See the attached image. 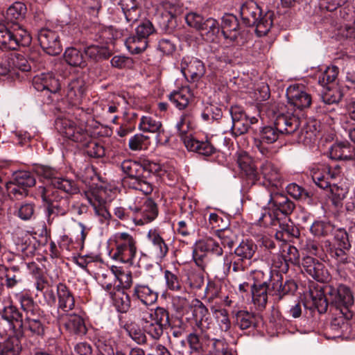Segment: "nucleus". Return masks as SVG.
<instances>
[{
    "label": "nucleus",
    "mask_w": 355,
    "mask_h": 355,
    "mask_svg": "<svg viewBox=\"0 0 355 355\" xmlns=\"http://www.w3.org/2000/svg\"><path fill=\"white\" fill-rule=\"evenodd\" d=\"M26 6L21 2H15L6 11V18L9 22L0 24V49L2 50H17L27 47L31 44L30 33L19 25V21L24 19Z\"/></svg>",
    "instance_id": "nucleus-1"
},
{
    "label": "nucleus",
    "mask_w": 355,
    "mask_h": 355,
    "mask_svg": "<svg viewBox=\"0 0 355 355\" xmlns=\"http://www.w3.org/2000/svg\"><path fill=\"white\" fill-rule=\"evenodd\" d=\"M18 300L25 315L23 336L24 331H27L31 336L44 338L49 324L44 311L40 307L32 297L27 294L20 295Z\"/></svg>",
    "instance_id": "nucleus-2"
},
{
    "label": "nucleus",
    "mask_w": 355,
    "mask_h": 355,
    "mask_svg": "<svg viewBox=\"0 0 355 355\" xmlns=\"http://www.w3.org/2000/svg\"><path fill=\"white\" fill-rule=\"evenodd\" d=\"M240 15L245 26L255 27L258 37L266 35L273 24V11L268 10L263 14L261 8L254 0H246L241 4Z\"/></svg>",
    "instance_id": "nucleus-3"
},
{
    "label": "nucleus",
    "mask_w": 355,
    "mask_h": 355,
    "mask_svg": "<svg viewBox=\"0 0 355 355\" xmlns=\"http://www.w3.org/2000/svg\"><path fill=\"white\" fill-rule=\"evenodd\" d=\"M300 118L292 114H279L273 125L263 127L259 133L260 143L271 144L275 143L280 135H291L300 127Z\"/></svg>",
    "instance_id": "nucleus-4"
},
{
    "label": "nucleus",
    "mask_w": 355,
    "mask_h": 355,
    "mask_svg": "<svg viewBox=\"0 0 355 355\" xmlns=\"http://www.w3.org/2000/svg\"><path fill=\"white\" fill-rule=\"evenodd\" d=\"M257 250V245L252 240L245 239L239 244L234 250V258L230 259L232 255L226 254L224 258V265L229 272L231 268L234 272L245 271L252 264V259Z\"/></svg>",
    "instance_id": "nucleus-5"
},
{
    "label": "nucleus",
    "mask_w": 355,
    "mask_h": 355,
    "mask_svg": "<svg viewBox=\"0 0 355 355\" xmlns=\"http://www.w3.org/2000/svg\"><path fill=\"white\" fill-rule=\"evenodd\" d=\"M325 292L329 301L331 311L340 310V313L345 315L347 318H352L354 312L352 308L354 306V296L350 288L344 285L337 286H326Z\"/></svg>",
    "instance_id": "nucleus-6"
},
{
    "label": "nucleus",
    "mask_w": 355,
    "mask_h": 355,
    "mask_svg": "<svg viewBox=\"0 0 355 355\" xmlns=\"http://www.w3.org/2000/svg\"><path fill=\"white\" fill-rule=\"evenodd\" d=\"M37 195L46 204L47 223L51 225L55 216H64L69 211V200L60 197L58 192L51 187H39Z\"/></svg>",
    "instance_id": "nucleus-7"
},
{
    "label": "nucleus",
    "mask_w": 355,
    "mask_h": 355,
    "mask_svg": "<svg viewBox=\"0 0 355 355\" xmlns=\"http://www.w3.org/2000/svg\"><path fill=\"white\" fill-rule=\"evenodd\" d=\"M141 160L126 159L121 162V169L130 179V186L145 195H149L153 191V185L148 181V177L142 174Z\"/></svg>",
    "instance_id": "nucleus-8"
},
{
    "label": "nucleus",
    "mask_w": 355,
    "mask_h": 355,
    "mask_svg": "<svg viewBox=\"0 0 355 355\" xmlns=\"http://www.w3.org/2000/svg\"><path fill=\"white\" fill-rule=\"evenodd\" d=\"M111 18L116 22L124 19L128 23L133 24L140 17V8L137 0H113L112 6L108 8Z\"/></svg>",
    "instance_id": "nucleus-9"
},
{
    "label": "nucleus",
    "mask_w": 355,
    "mask_h": 355,
    "mask_svg": "<svg viewBox=\"0 0 355 355\" xmlns=\"http://www.w3.org/2000/svg\"><path fill=\"white\" fill-rule=\"evenodd\" d=\"M115 251L112 258L121 263L132 264L137 253L136 241L127 232H119L114 235Z\"/></svg>",
    "instance_id": "nucleus-10"
},
{
    "label": "nucleus",
    "mask_w": 355,
    "mask_h": 355,
    "mask_svg": "<svg viewBox=\"0 0 355 355\" xmlns=\"http://www.w3.org/2000/svg\"><path fill=\"white\" fill-rule=\"evenodd\" d=\"M132 213V220L137 225H143L154 220L158 215V208L155 202L150 198L135 201L128 206Z\"/></svg>",
    "instance_id": "nucleus-11"
},
{
    "label": "nucleus",
    "mask_w": 355,
    "mask_h": 355,
    "mask_svg": "<svg viewBox=\"0 0 355 355\" xmlns=\"http://www.w3.org/2000/svg\"><path fill=\"white\" fill-rule=\"evenodd\" d=\"M266 276L269 284V294L275 297L277 302L281 301L290 294H293L297 288L293 280L284 282L282 274L275 270H269Z\"/></svg>",
    "instance_id": "nucleus-12"
},
{
    "label": "nucleus",
    "mask_w": 355,
    "mask_h": 355,
    "mask_svg": "<svg viewBox=\"0 0 355 355\" xmlns=\"http://www.w3.org/2000/svg\"><path fill=\"white\" fill-rule=\"evenodd\" d=\"M0 317L8 324L10 329L13 333L12 338L23 337V314L12 301L5 302L0 308Z\"/></svg>",
    "instance_id": "nucleus-13"
},
{
    "label": "nucleus",
    "mask_w": 355,
    "mask_h": 355,
    "mask_svg": "<svg viewBox=\"0 0 355 355\" xmlns=\"http://www.w3.org/2000/svg\"><path fill=\"white\" fill-rule=\"evenodd\" d=\"M254 283L250 286L253 303L259 309L266 307L269 294V284L266 274L262 270L254 272Z\"/></svg>",
    "instance_id": "nucleus-14"
},
{
    "label": "nucleus",
    "mask_w": 355,
    "mask_h": 355,
    "mask_svg": "<svg viewBox=\"0 0 355 355\" xmlns=\"http://www.w3.org/2000/svg\"><path fill=\"white\" fill-rule=\"evenodd\" d=\"M56 126L65 137L81 146H85L90 139V135L86 129L78 126L74 121L68 119H58Z\"/></svg>",
    "instance_id": "nucleus-15"
},
{
    "label": "nucleus",
    "mask_w": 355,
    "mask_h": 355,
    "mask_svg": "<svg viewBox=\"0 0 355 355\" xmlns=\"http://www.w3.org/2000/svg\"><path fill=\"white\" fill-rule=\"evenodd\" d=\"M152 313V323L146 327L147 334L154 340H159L164 329L171 326L169 312L168 309L158 306Z\"/></svg>",
    "instance_id": "nucleus-16"
},
{
    "label": "nucleus",
    "mask_w": 355,
    "mask_h": 355,
    "mask_svg": "<svg viewBox=\"0 0 355 355\" xmlns=\"http://www.w3.org/2000/svg\"><path fill=\"white\" fill-rule=\"evenodd\" d=\"M161 6L168 14L162 16L160 27L166 33H171L177 25L176 17L182 12V5L177 0H163Z\"/></svg>",
    "instance_id": "nucleus-17"
},
{
    "label": "nucleus",
    "mask_w": 355,
    "mask_h": 355,
    "mask_svg": "<svg viewBox=\"0 0 355 355\" xmlns=\"http://www.w3.org/2000/svg\"><path fill=\"white\" fill-rule=\"evenodd\" d=\"M38 41L43 50L51 55H57L62 51L60 37L54 31L42 28L37 34Z\"/></svg>",
    "instance_id": "nucleus-18"
},
{
    "label": "nucleus",
    "mask_w": 355,
    "mask_h": 355,
    "mask_svg": "<svg viewBox=\"0 0 355 355\" xmlns=\"http://www.w3.org/2000/svg\"><path fill=\"white\" fill-rule=\"evenodd\" d=\"M181 71L187 78H190L191 82L198 81L205 73L204 63L194 57H184L180 64Z\"/></svg>",
    "instance_id": "nucleus-19"
},
{
    "label": "nucleus",
    "mask_w": 355,
    "mask_h": 355,
    "mask_svg": "<svg viewBox=\"0 0 355 355\" xmlns=\"http://www.w3.org/2000/svg\"><path fill=\"white\" fill-rule=\"evenodd\" d=\"M268 207L272 211L287 216L293 211L295 205L286 194L275 192L270 194Z\"/></svg>",
    "instance_id": "nucleus-20"
},
{
    "label": "nucleus",
    "mask_w": 355,
    "mask_h": 355,
    "mask_svg": "<svg viewBox=\"0 0 355 355\" xmlns=\"http://www.w3.org/2000/svg\"><path fill=\"white\" fill-rule=\"evenodd\" d=\"M304 270L313 279L324 282L329 279V274L324 265L312 257H306L302 261Z\"/></svg>",
    "instance_id": "nucleus-21"
},
{
    "label": "nucleus",
    "mask_w": 355,
    "mask_h": 355,
    "mask_svg": "<svg viewBox=\"0 0 355 355\" xmlns=\"http://www.w3.org/2000/svg\"><path fill=\"white\" fill-rule=\"evenodd\" d=\"M187 149L191 152H194L199 155L205 157H211L217 151L216 148L209 140H198L193 137H186L183 139Z\"/></svg>",
    "instance_id": "nucleus-22"
},
{
    "label": "nucleus",
    "mask_w": 355,
    "mask_h": 355,
    "mask_svg": "<svg viewBox=\"0 0 355 355\" xmlns=\"http://www.w3.org/2000/svg\"><path fill=\"white\" fill-rule=\"evenodd\" d=\"M237 164L250 183L254 184L259 180L260 174L257 170L252 158L248 153L245 152L239 153Z\"/></svg>",
    "instance_id": "nucleus-23"
},
{
    "label": "nucleus",
    "mask_w": 355,
    "mask_h": 355,
    "mask_svg": "<svg viewBox=\"0 0 355 355\" xmlns=\"http://www.w3.org/2000/svg\"><path fill=\"white\" fill-rule=\"evenodd\" d=\"M237 164L250 183L254 184L259 180L260 174L257 170L252 158L248 153L245 152L239 153Z\"/></svg>",
    "instance_id": "nucleus-24"
},
{
    "label": "nucleus",
    "mask_w": 355,
    "mask_h": 355,
    "mask_svg": "<svg viewBox=\"0 0 355 355\" xmlns=\"http://www.w3.org/2000/svg\"><path fill=\"white\" fill-rule=\"evenodd\" d=\"M286 96L288 103L300 110L309 107L312 102L311 95L300 89L299 87H289Z\"/></svg>",
    "instance_id": "nucleus-25"
},
{
    "label": "nucleus",
    "mask_w": 355,
    "mask_h": 355,
    "mask_svg": "<svg viewBox=\"0 0 355 355\" xmlns=\"http://www.w3.org/2000/svg\"><path fill=\"white\" fill-rule=\"evenodd\" d=\"M33 87L38 92L46 94H56L60 89L59 80L51 74H42L35 76L33 80Z\"/></svg>",
    "instance_id": "nucleus-26"
},
{
    "label": "nucleus",
    "mask_w": 355,
    "mask_h": 355,
    "mask_svg": "<svg viewBox=\"0 0 355 355\" xmlns=\"http://www.w3.org/2000/svg\"><path fill=\"white\" fill-rule=\"evenodd\" d=\"M232 315L234 325L241 330L254 329L257 326V316L253 312L247 310H233Z\"/></svg>",
    "instance_id": "nucleus-27"
},
{
    "label": "nucleus",
    "mask_w": 355,
    "mask_h": 355,
    "mask_svg": "<svg viewBox=\"0 0 355 355\" xmlns=\"http://www.w3.org/2000/svg\"><path fill=\"white\" fill-rule=\"evenodd\" d=\"M56 293L58 300V307L64 312H69L75 308V299L72 292L63 283L56 285Z\"/></svg>",
    "instance_id": "nucleus-28"
},
{
    "label": "nucleus",
    "mask_w": 355,
    "mask_h": 355,
    "mask_svg": "<svg viewBox=\"0 0 355 355\" xmlns=\"http://www.w3.org/2000/svg\"><path fill=\"white\" fill-rule=\"evenodd\" d=\"M322 250L329 255L338 265L349 262V252L351 248L334 245L328 240L325 241L321 247Z\"/></svg>",
    "instance_id": "nucleus-29"
},
{
    "label": "nucleus",
    "mask_w": 355,
    "mask_h": 355,
    "mask_svg": "<svg viewBox=\"0 0 355 355\" xmlns=\"http://www.w3.org/2000/svg\"><path fill=\"white\" fill-rule=\"evenodd\" d=\"M148 239L150 242V251L157 259H163L168 252V245L156 230H150L148 233Z\"/></svg>",
    "instance_id": "nucleus-30"
},
{
    "label": "nucleus",
    "mask_w": 355,
    "mask_h": 355,
    "mask_svg": "<svg viewBox=\"0 0 355 355\" xmlns=\"http://www.w3.org/2000/svg\"><path fill=\"white\" fill-rule=\"evenodd\" d=\"M132 296L148 306L157 301L158 295L147 285L136 284L133 288Z\"/></svg>",
    "instance_id": "nucleus-31"
},
{
    "label": "nucleus",
    "mask_w": 355,
    "mask_h": 355,
    "mask_svg": "<svg viewBox=\"0 0 355 355\" xmlns=\"http://www.w3.org/2000/svg\"><path fill=\"white\" fill-rule=\"evenodd\" d=\"M85 92V85L82 79L73 80L69 85L67 97L72 105H78L81 103Z\"/></svg>",
    "instance_id": "nucleus-32"
},
{
    "label": "nucleus",
    "mask_w": 355,
    "mask_h": 355,
    "mask_svg": "<svg viewBox=\"0 0 355 355\" xmlns=\"http://www.w3.org/2000/svg\"><path fill=\"white\" fill-rule=\"evenodd\" d=\"M64 327L70 334L78 336H83L87 332L84 319L78 314L69 315Z\"/></svg>",
    "instance_id": "nucleus-33"
},
{
    "label": "nucleus",
    "mask_w": 355,
    "mask_h": 355,
    "mask_svg": "<svg viewBox=\"0 0 355 355\" xmlns=\"http://www.w3.org/2000/svg\"><path fill=\"white\" fill-rule=\"evenodd\" d=\"M260 175H262L263 178L269 185L272 187H277L281 175L279 173V170L276 168L271 162L268 161L264 162L260 166Z\"/></svg>",
    "instance_id": "nucleus-34"
},
{
    "label": "nucleus",
    "mask_w": 355,
    "mask_h": 355,
    "mask_svg": "<svg viewBox=\"0 0 355 355\" xmlns=\"http://www.w3.org/2000/svg\"><path fill=\"white\" fill-rule=\"evenodd\" d=\"M64 60L70 66L84 69L87 67V60L83 52L74 47H68L64 53Z\"/></svg>",
    "instance_id": "nucleus-35"
},
{
    "label": "nucleus",
    "mask_w": 355,
    "mask_h": 355,
    "mask_svg": "<svg viewBox=\"0 0 355 355\" xmlns=\"http://www.w3.org/2000/svg\"><path fill=\"white\" fill-rule=\"evenodd\" d=\"M300 124L303 126L298 132V140L300 142L308 144L315 139L318 132V122L315 120L301 121Z\"/></svg>",
    "instance_id": "nucleus-36"
},
{
    "label": "nucleus",
    "mask_w": 355,
    "mask_h": 355,
    "mask_svg": "<svg viewBox=\"0 0 355 355\" xmlns=\"http://www.w3.org/2000/svg\"><path fill=\"white\" fill-rule=\"evenodd\" d=\"M192 98V94L188 87H182L174 91L169 95L170 101L179 110L185 109Z\"/></svg>",
    "instance_id": "nucleus-37"
},
{
    "label": "nucleus",
    "mask_w": 355,
    "mask_h": 355,
    "mask_svg": "<svg viewBox=\"0 0 355 355\" xmlns=\"http://www.w3.org/2000/svg\"><path fill=\"white\" fill-rule=\"evenodd\" d=\"M321 99L324 104L338 103L343 97L341 89L336 85L322 87L320 94Z\"/></svg>",
    "instance_id": "nucleus-38"
},
{
    "label": "nucleus",
    "mask_w": 355,
    "mask_h": 355,
    "mask_svg": "<svg viewBox=\"0 0 355 355\" xmlns=\"http://www.w3.org/2000/svg\"><path fill=\"white\" fill-rule=\"evenodd\" d=\"M139 129L144 132L155 133L157 136L164 132L162 123L150 115L143 116L140 119Z\"/></svg>",
    "instance_id": "nucleus-39"
},
{
    "label": "nucleus",
    "mask_w": 355,
    "mask_h": 355,
    "mask_svg": "<svg viewBox=\"0 0 355 355\" xmlns=\"http://www.w3.org/2000/svg\"><path fill=\"white\" fill-rule=\"evenodd\" d=\"M51 186L53 190L56 189L69 195L76 194L79 192V188L76 182L64 177L58 176L57 178H54Z\"/></svg>",
    "instance_id": "nucleus-40"
},
{
    "label": "nucleus",
    "mask_w": 355,
    "mask_h": 355,
    "mask_svg": "<svg viewBox=\"0 0 355 355\" xmlns=\"http://www.w3.org/2000/svg\"><path fill=\"white\" fill-rule=\"evenodd\" d=\"M36 180L33 174L29 171H17L13 174L12 180L10 182L13 185L26 189L33 187Z\"/></svg>",
    "instance_id": "nucleus-41"
},
{
    "label": "nucleus",
    "mask_w": 355,
    "mask_h": 355,
    "mask_svg": "<svg viewBox=\"0 0 355 355\" xmlns=\"http://www.w3.org/2000/svg\"><path fill=\"white\" fill-rule=\"evenodd\" d=\"M199 31L207 41L213 42L219 32V24L216 19L208 18L205 19Z\"/></svg>",
    "instance_id": "nucleus-42"
},
{
    "label": "nucleus",
    "mask_w": 355,
    "mask_h": 355,
    "mask_svg": "<svg viewBox=\"0 0 355 355\" xmlns=\"http://www.w3.org/2000/svg\"><path fill=\"white\" fill-rule=\"evenodd\" d=\"M85 54L87 59L93 62H98L102 59H107L110 53L107 49L98 45H90L84 49L83 54Z\"/></svg>",
    "instance_id": "nucleus-43"
},
{
    "label": "nucleus",
    "mask_w": 355,
    "mask_h": 355,
    "mask_svg": "<svg viewBox=\"0 0 355 355\" xmlns=\"http://www.w3.org/2000/svg\"><path fill=\"white\" fill-rule=\"evenodd\" d=\"M6 286L12 288L21 283L24 279V274L18 266H13L5 268Z\"/></svg>",
    "instance_id": "nucleus-44"
},
{
    "label": "nucleus",
    "mask_w": 355,
    "mask_h": 355,
    "mask_svg": "<svg viewBox=\"0 0 355 355\" xmlns=\"http://www.w3.org/2000/svg\"><path fill=\"white\" fill-rule=\"evenodd\" d=\"M148 44V40L135 35L130 36L125 41V46L128 51L133 54H139L144 51Z\"/></svg>",
    "instance_id": "nucleus-45"
},
{
    "label": "nucleus",
    "mask_w": 355,
    "mask_h": 355,
    "mask_svg": "<svg viewBox=\"0 0 355 355\" xmlns=\"http://www.w3.org/2000/svg\"><path fill=\"white\" fill-rule=\"evenodd\" d=\"M114 304L119 312L126 313L131 307L130 297L123 291H118L112 295Z\"/></svg>",
    "instance_id": "nucleus-46"
},
{
    "label": "nucleus",
    "mask_w": 355,
    "mask_h": 355,
    "mask_svg": "<svg viewBox=\"0 0 355 355\" xmlns=\"http://www.w3.org/2000/svg\"><path fill=\"white\" fill-rule=\"evenodd\" d=\"M200 243L199 250L206 251L211 254L220 257L223 254V250L218 241L211 237L201 239L198 241Z\"/></svg>",
    "instance_id": "nucleus-47"
},
{
    "label": "nucleus",
    "mask_w": 355,
    "mask_h": 355,
    "mask_svg": "<svg viewBox=\"0 0 355 355\" xmlns=\"http://www.w3.org/2000/svg\"><path fill=\"white\" fill-rule=\"evenodd\" d=\"M279 229H277L276 236L279 238V235L282 234V236L286 234L288 237L292 236L295 238L299 237L300 233L299 229L295 227L293 222L284 218V220H280L278 225Z\"/></svg>",
    "instance_id": "nucleus-48"
},
{
    "label": "nucleus",
    "mask_w": 355,
    "mask_h": 355,
    "mask_svg": "<svg viewBox=\"0 0 355 355\" xmlns=\"http://www.w3.org/2000/svg\"><path fill=\"white\" fill-rule=\"evenodd\" d=\"M335 227L329 222L315 221L311 226L310 230L315 236H327L334 232Z\"/></svg>",
    "instance_id": "nucleus-49"
},
{
    "label": "nucleus",
    "mask_w": 355,
    "mask_h": 355,
    "mask_svg": "<svg viewBox=\"0 0 355 355\" xmlns=\"http://www.w3.org/2000/svg\"><path fill=\"white\" fill-rule=\"evenodd\" d=\"M330 157L334 159L350 160L352 156L349 153V147L344 143L334 144L330 149Z\"/></svg>",
    "instance_id": "nucleus-50"
},
{
    "label": "nucleus",
    "mask_w": 355,
    "mask_h": 355,
    "mask_svg": "<svg viewBox=\"0 0 355 355\" xmlns=\"http://www.w3.org/2000/svg\"><path fill=\"white\" fill-rule=\"evenodd\" d=\"M212 312L220 329L222 331H228L232 325L228 311L225 309H215Z\"/></svg>",
    "instance_id": "nucleus-51"
},
{
    "label": "nucleus",
    "mask_w": 355,
    "mask_h": 355,
    "mask_svg": "<svg viewBox=\"0 0 355 355\" xmlns=\"http://www.w3.org/2000/svg\"><path fill=\"white\" fill-rule=\"evenodd\" d=\"M338 75V68L336 66H329L320 75L318 83L322 87L335 85L336 80Z\"/></svg>",
    "instance_id": "nucleus-52"
},
{
    "label": "nucleus",
    "mask_w": 355,
    "mask_h": 355,
    "mask_svg": "<svg viewBox=\"0 0 355 355\" xmlns=\"http://www.w3.org/2000/svg\"><path fill=\"white\" fill-rule=\"evenodd\" d=\"M249 128L250 123L248 118L238 122L228 123V125L224 128L223 132L226 133L229 131H231L232 135L237 137L239 135L246 133Z\"/></svg>",
    "instance_id": "nucleus-53"
},
{
    "label": "nucleus",
    "mask_w": 355,
    "mask_h": 355,
    "mask_svg": "<svg viewBox=\"0 0 355 355\" xmlns=\"http://www.w3.org/2000/svg\"><path fill=\"white\" fill-rule=\"evenodd\" d=\"M287 193L296 200H309L311 199L312 195L302 187L295 184L291 183L286 187Z\"/></svg>",
    "instance_id": "nucleus-54"
},
{
    "label": "nucleus",
    "mask_w": 355,
    "mask_h": 355,
    "mask_svg": "<svg viewBox=\"0 0 355 355\" xmlns=\"http://www.w3.org/2000/svg\"><path fill=\"white\" fill-rule=\"evenodd\" d=\"M21 338H10L5 343L0 355H19L22 347L19 339Z\"/></svg>",
    "instance_id": "nucleus-55"
},
{
    "label": "nucleus",
    "mask_w": 355,
    "mask_h": 355,
    "mask_svg": "<svg viewBox=\"0 0 355 355\" xmlns=\"http://www.w3.org/2000/svg\"><path fill=\"white\" fill-rule=\"evenodd\" d=\"M329 173H325L324 169H317L312 173V180L315 184L322 189H328L331 184L329 180Z\"/></svg>",
    "instance_id": "nucleus-56"
},
{
    "label": "nucleus",
    "mask_w": 355,
    "mask_h": 355,
    "mask_svg": "<svg viewBox=\"0 0 355 355\" xmlns=\"http://www.w3.org/2000/svg\"><path fill=\"white\" fill-rule=\"evenodd\" d=\"M216 234L220 240L221 245L224 248L227 247L229 249H232L233 248L236 236L230 229L223 228L217 230Z\"/></svg>",
    "instance_id": "nucleus-57"
},
{
    "label": "nucleus",
    "mask_w": 355,
    "mask_h": 355,
    "mask_svg": "<svg viewBox=\"0 0 355 355\" xmlns=\"http://www.w3.org/2000/svg\"><path fill=\"white\" fill-rule=\"evenodd\" d=\"M141 166L143 168L142 174L146 175L150 182L151 174L159 176L163 169L162 166L159 164L149 159H141Z\"/></svg>",
    "instance_id": "nucleus-58"
},
{
    "label": "nucleus",
    "mask_w": 355,
    "mask_h": 355,
    "mask_svg": "<svg viewBox=\"0 0 355 355\" xmlns=\"http://www.w3.org/2000/svg\"><path fill=\"white\" fill-rule=\"evenodd\" d=\"M328 189L330 191L333 204L336 206L341 203L348 193L347 187L338 186L334 183H331Z\"/></svg>",
    "instance_id": "nucleus-59"
},
{
    "label": "nucleus",
    "mask_w": 355,
    "mask_h": 355,
    "mask_svg": "<svg viewBox=\"0 0 355 355\" xmlns=\"http://www.w3.org/2000/svg\"><path fill=\"white\" fill-rule=\"evenodd\" d=\"M35 209V203L23 202L17 207L15 214L23 220H28L34 216Z\"/></svg>",
    "instance_id": "nucleus-60"
},
{
    "label": "nucleus",
    "mask_w": 355,
    "mask_h": 355,
    "mask_svg": "<svg viewBox=\"0 0 355 355\" xmlns=\"http://www.w3.org/2000/svg\"><path fill=\"white\" fill-rule=\"evenodd\" d=\"M335 317L331 322V327L333 330L345 331L348 329L349 321L352 318H347L345 315L340 313V310L332 311Z\"/></svg>",
    "instance_id": "nucleus-61"
},
{
    "label": "nucleus",
    "mask_w": 355,
    "mask_h": 355,
    "mask_svg": "<svg viewBox=\"0 0 355 355\" xmlns=\"http://www.w3.org/2000/svg\"><path fill=\"white\" fill-rule=\"evenodd\" d=\"M270 210H265L264 212L261 213L259 218V223L260 225L268 227V226H277L280 223L281 218L278 217V214L275 211L271 213Z\"/></svg>",
    "instance_id": "nucleus-62"
},
{
    "label": "nucleus",
    "mask_w": 355,
    "mask_h": 355,
    "mask_svg": "<svg viewBox=\"0 0 355 355\" xmlns=\"http://www.w3.org/2000/svg\"><path fill=\"white\" fill-rule=\"evenodd\" d=\"M83 146L86 147V153L91 157H103L105 154L103 146L95 141H92L91 137L88 140V143Z\"/></svg>",
    "instance_id": "nucleus-63"
},
{
    "label": "nucleus",
    "mask_w": 355,
    "mask_h": 355,
    "mask_svg": "<svg viewBox=\"0 0 355 355\" xmlns=\"http://www.w3.org/2000/svg\"><path fill=\"white\" fill-rule=\"evenodd\" d=\"M164 279L168 289L173 291H180L182 285L178 272H173L166 270L164 271Z\"/></svg>",
    "instance_id": "nucleus-64"
}]
</instances>
